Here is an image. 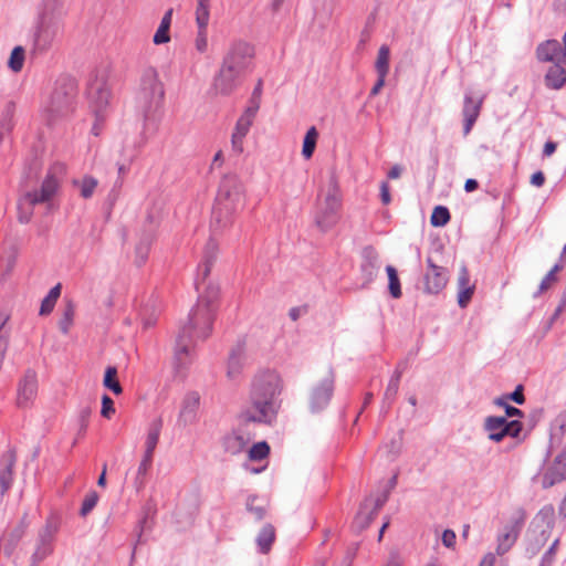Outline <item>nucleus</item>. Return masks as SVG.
<instances>
[{
  "mask_svg": "<svg viewBox=\"0 0 566 566\" xmlns=\"http://www.w3.org/2000/svg\"><path fill=\"white\" fill-rule=\"evenodd\" d=\"M244 202L243 185L235 176H226L219 186L216 203L212 209L210 221L211 238L208 240L200 264L197 269L195 286L198 292L203 290L198 301L208 307H217L216 301L219 296V287L212 283L206 286L211 268L218 256V243L214 235L222 233L232 226L234 214L242 209Z\"/></svg>",
  "mask_w": 566,
  "mask_h": 566,
  "instance_id": "1",
  "label": "nucleus"
},
{
  "mask_svg": "<svg viewBox=\"0 0 566 566\" xmlns=\"http://www.w3.org/2000/svg\"><path fill=\"white\" fill-rule=\"evenodd\" d=\"M281 391L282 379L276 371L260 373L253 380L250 406L241 412V419L245 422L272 423L280 407L277 396Z\"/></svg>",
  "mask_w": 566,
  "mask_h": 566,
  "instance_id": "2",
  "label": "nucleus"
},
{
  "mask_svg": "<svg viewBox=\"0 0 566 566\" xmlns=\"http://www.w3.org/2000/svg\"><path fill=\"white\" fill-rule=\"evenodd\" d=\"M216 311L217 307H208L202 301H198L190 311L176 339L175 359L178 368L189 363L196 339H206L211 334Z\"/></svg>",
  "mask_w": 566,
  "mask_h": 566,
  "instance_id": "3",
  "label": "nucleus"
},
{
  "mask_svg": "<svg viewBox=\"0 0 566 566\" xmlns=\"http://www.w3.org/2000/svg\"><path fill=\"white\" fill-rule=\"evenodd\" d=\"M165 88L157 70L153 66L142 71L136 105L144 120H151L164 103Z\"/></svg>",
  "mask_w": 566,
  "mask_h": 566,
  "instance_id": "4",
  "label": "nucleus"
},
{
  "mask_svg": "<svg viewBox=\"0 0 566 566\" xmlns=\"http://www.w3.org/2000/svg\"><path fill=\"white\" fill-rule=\"evenodd\" d=\"M76 88V81L73 77L69 75L57 77L43 108L44 116L50 125L73 112Z\"/></svg>",
  "mask_w": 566,
  "mask_h": 566,
  "instance_id": "5",
  "label": "nucleus"
},
{
  "mask_svg": "<svg viewBox=\"0 0 566 566\" xmlns=\"http://www.w3.org/2000/svg\"><path fill=\"white\" fill-rule=\"evenodd\" d=\"M340 205L338 184L336 178L332 176L327 195L324 201L319 203L315 217V223L322 231H327L337 223Z\"/></svg>",
  "mask_w": 566,
  "mask_h": 566,
  "instance_id": "6",
  "label": "nucleus"
},
{
  "mask_svg": "<svg viewBox=\"0 0 566 566\" xmlns=\"http://www.w3.org/2000/svg\"><path fill=\"white\" fill-rule=\"evenodd\" d=\"M254 48L242 40L233 41L222 57L221 65L245 76L252 70Z\"/></svg>",
  "mask_w": 566,
  "mask_h": 566,
  "instance_id": "7",
  "label": "nucleus"
},
{
  "mask_svg": "<svg viewBox=\"0 0 566 566\" xmlns=\"http://www.w3.org/2000/svg\"><path fill=\"white\" fill-rule=\"evenodd\" d=\"M161 428H163L161 418L155 419L149 424V429H148L146 442H145V447H146L145 453H144V457L138 465V469L136 471V476L134 479V488L136 489L137 492L142 491L145 488V484H146L145 478H146L148 470L151 467L154 451L159 441Z\"/></svg>",
  "mask_w": 566,
  "mask_h": 566,
  "instance_id": "8",
  "label": "nucleus"
},
{
  "mask_svg": "<svg viewBox=\"0 0 566 566\" xmlns=\"http://www.w3.org/2000/svg\"><path fill=\"white\" fill-rule=\"evenodd\" d=\"M62 21L38 17L33 33V52H46L62 30Z\"/></svg>",
  "mask_w": 566,
  "mask_h": 566,
  "instance_id": "9",
  "label": "nucleus"
},
{
  "mask_svg": "<svg viewBox=\"0 0 566 566\" xmlns=\"http://www.w3.org/2000/svg\"><path fill=\"white\" fill-rule=\"evenodd\" d=\"M483 429L491 441L501 442L505 437L518 438L523 423L520 420H507L503 416H489L484 420Z\"/></svg>",
  "mask_w": 566,
  "mask_h": 566,
  "instance_id": "10",
  "label": "nucleus"
},
{
  "mask_svg": "<svg viewBox=\"0 0 566 566\" xmlns=\"http://www.w3.org/2000/svg\"><path fill=\"white\" fill-rule=\"evenodd\" d=\"M87 97L95 117L99 118L102 113L106 109L111 97L105 75L99 76L96 74L94 78L90 80L87 85Z\"/></svg>",
  "mask_w": 566,
  "mask_h": 566,
  "instance_id": "11",
  "label": "nucleus"
},
{
  "mask_svg": "<svg viewBox=\"0 0 566 566\" xmlns=\"http://www.w3.org/2000/svg\"><path fill=\"white\" fill-rule=\"evenodd\" d=\"M59 522L54 517L46 520L45 525L38 535L36 548L32 555V563L38 564L46 558L53 551V541L59 531Z\"/></svg>",
  "mask_w": 566,
  "mask_h": 566,
  "instance_id": "12",
  "label": "nucleus"
},
{
  "mask_svg": "<svg viewBox=\"0 0 566 566\" xmlns=\"http://www.w3.org/2000/svg\"><path fill=\"white\" fill-rule=\"evenodd\" d=\"M449 281L448 270L437 265L431 256L427 258V270L423 274V292L427 294H438Z\"/></svg>",
  "mask_w": 566,
  "mask_h": 566,
  "instance_id": "13",
  "label": "nucleus"
},
{
  "mask_svg": "<svg viewBox=\"0 0 566 566\" xmlns=\"http://www.w3.org/2000/svg\"><path fill=\"white\" fill-rule=\"evenodd\" d=\"M334 392V374L329 370L328 375L313 387L310 394V409L312 412H319L326 408Z\"/></svg>",
  "mask_w": 566,
  "mask_h": 566,
  "instance_id": "14",
  "label": "nucleus"
},
{
  "mask_svg": "<svg viewBox=\"0 0 566 566\" xmlns=\"http://www.w3.org/2000/svg\"><path fill=\"white\" fill-rule=\"evenodd\" d=\"M38 395V376L33 369L25 370L18 382L17 406L19 408L30 407Z\"/></svg>",
  "mask_w": 566,
  "mask_h": 566,
  "instance_id": "15",
  "label": "nucleus"
},
{
  "mask_svg": "<svg viewBox=\"0 0 566 566\" xmlns=\"http://www.w3.org/2000/svg\"><path fill=\"white\" fill-rule=\"evenodd\" d=\"M60 189L59 179L49 172L42 181L40 190L28 191L23 196V200L31 207L39 203L50 202Z\"/></svg>",
  "mask_w": 566,
  "mask_h": 566,
  "instance_id": "16",
  "label": "nucleus"
},
{
  "mask_svg": "<svg viewBox=\"0 0 566 566\" xmlns=\"http://www.w3.org/2000/svg\"><path fill=\"white\" fill-rule=\"evenodd\" d=\"M566 481V444L542 474V488L549 489Z\"/></svg>",
  "mask_w": 566,
  "mask_h": 566,
  "instance_id": "17",
  "label": "nucleus"
},
{
  "mask_svg": "<svg viewBox=\"0 0 566 566\" xmlns=\"http://www.w3.org/2000/svg\"><path fill=\"white\" fill-rule=\"evenodd\" d=\"M195 14L198 27L196 49L199 52H205L208 46L207 29L210 20V0H196Z\"/></svg>",
  "mask_w": 566,
  "mask_h": 566,
  "instance_id": "18",
  "label": "nucleus"
},
{
  "mask_svg": "<svg viewBox=\"0 0 566 566\" xmlns=\"http://www.w3.org/2000/svg\"><path fill=\"white\" fill-rule=\"evenodd\" d=\"M244 77L245 76L240 75L238 72L220 65L219 71L213 77L212 87L217 94L230 95L241 85Z\"/></svg>",
  "mask_w": 566,
  "mask_h": 566,
  "instance_id": "19",
  "label": "nucleus"
},
{
  "mask_svg": "<svg viewBox=\"0 0 566 566\" xmlns=\"http://www.w3.org/2000/svg\"><path fill=\"white\" fill-rule=\"evenodd\" d=\"M244 77L245 76L240 75L238 72L220 65L219 71L213 77L212 87L217 94L230 95L241 85Z\"/></svg>",
  "mask_w": 566,
  "mask_h": 566,
  "instance_id": "20",
  "label": "nucleus"
},
{
  "mask_svg": "<svg viewBox=\"0 0 566 566\" xmlns=\"http://www.w3.org/2000/svg\"><path fill=\"white\" fill-rule=\"evenodd\" d=\"M200 406V396L196 391H190L185 395L180 411L177 419V426L186 428L193 424L198 420V410Z\"/></svg>",
  "mask_w": 566,
  "mask_h": 566,
  "instance_id": "21",
  "label": "nucleus"
},
{
  "mask_svg": "<svg viewBox=\"0 0 566 566\" xmlns=\"http://www.w3.org/2000/svg\"><path fill=\"white\" fill-rule=\"evenodd\" d=\"M379 270L378 253L376 250L368 245L363 249L360 274L363 280V287H366L374 281Z\"/></svg>",
  "mask_w": 566,
  "mask_h": 566,
  "instance_id": "22",
  "label": "nucleus"
},
{
  "mask_svg": "<svg viewBox=\"0 0 566 566\" xmlns=\"http://www.w3.org/2000/svg\"><path fill=\"white\" fill-rule=\"evenodd\" d=\"M483 103V97L474 98L472 96V92L468 91L464 94V101H463V108H462V115H463V135L467 136L472 130L473 125L475 124Z\"/></svg>",
  "mask_w": 566,
  "mask_h": 566,
  "instance_id": "23",
  "label": "nucleus"
},
{
  "mask_svg": "<svg viewBox=\"0 0 566 566\" xmlns=\"http://www.w3.org/2000/svg\"><path fill=\"white\" fill-rule=\"evenodd\" d=\"M17 454L13 449L6 451L0 458V488L1 494L7 493L13 483V468Z\"/></svg>",
  "mask_w": 566,
  "mask_h": 566,
  "instance_id": "24",
  "label": "nucleus"
},
{
  "mask_svg": "<svg viewBox=\"0 0 566 566\" xmlns=\"http://www.w3.org/2000/svg\"><path fill=\"white\" fill-rule=\"evenodd\" d=\"M250 442V438L240 429L232 430L221 439V446L226 453L238 455L242 453Z\"/></svg>",
  "mask_w": 566,
  "mask_h": 566,
  "instance_id": "25",
  "label": "nucleus"
},
{
  "mask_svg": "<svg viewBox=\"0 0 566 566\" xmlns=\"http://www.w3.org/2000/svg\"><path fill=\"white\" fill-rule=\"evenodd\" d=\"M566 433V409L562 410L553 420L551 426L549 444L546 452V459L549 458L554 450L560 447Z\"/></svg>",
  "mask_w": 566,
  "mask_h": 566,
  "instance_id": "26",
  "label": "nucleus"
},
{
  "mask_svg": "<svg viewBox=\"0 0 566 566\" xmlns=\"http://www.w3.org/2000/svg\"><path fill=\"white\" fill-rule=\"evenodd\" d=\"M562 45L557 40H547L536 49V56L541 62L566 63L562 56Z\"/></svg>",
  "mask_w": 566,
  "mask_h": 566,
  "instance_id": "27",
  "label": "nucleus"
},
{
  "mask_svg": "<svg viewBox=\"0 0 566 566\" xmlns=\"http://www.w3.org/2000/svg\"><path fill=\"white\" fill-rule=\"evenodd\" d=\"M564 63H555L546 72L545 85L552 90H559L566 83V70Z\"/></svg>",
  "mask_w": 566,
  "mask_h": 566,
  "instance_id": "28",
  "label": "nucleus"
},
{
  "mask_svg": "<svg viewBox=\"0 0 566 566\" xmlns=\"http://www.w3.org/2000/svg\"><path fill=\"white\" fill-rule=\"evenodd\" d=\"M28 526H29V523L27 521V516L24 515L21 518V521L18 523V525L14 526L10 532H8L3 536L4 549L9 554L15 548V546L18 545L20 539L23 537Z\"/></svg>",
  "mask_w": 566,
  "mask_h": 566,
  "instance_id": "29",
  "label": "nucleus"
},
{
  "mask_svg": "<svg viewBox=\"0 0 566 566\" xmlns=\"http://www.w3.org/2000/svg\"><path fill=\"white\" fill-rule=\"evenodd\" d=\"M244 360V346L239 343L232 348L228 360V377L234 379L241 373Z\"/></svg>",
  "mask_w": 566,
  "mask_h": 566,
  "instance_id": "30",
  "label": "nucleus"
},
{
  "mask_svg": "<svg viewBox=\"0 0 566 566\" xmlns=\"http://www.w3.org/2000/svg\"><path fill=\"white\" fill-rule=\"evenodd\" d=\"M275 537L274 526L270 523L264 524L255 538L259 552L261 554H268L272 548Z\"/></svg>",
  "mask_w": 566,
  "mask_h": 566,
  "instance_id": "31",
  "label": "nucleus"
},
{
  "mask_svg": "<svg viewBox=\"0 0 566 566\" xmlns=\"http://www.w3.org/2000/svg\"><path fill=\"white\" fill-rule=\"evenodd\" d=\"M64 15V0H42L38 17L61 20Z\"/></svg>",
  "mask_w": 566,
  "mask_h": 566,
  "instance_id": "32",
  "label": "nucleus"
},
{
  "mask_svg": "<svg viewBox=\"0 0 566 566\" xmlns=\"http://www.w3.org/2000/svg\"><path fill=\"white\" fill-rule=\"evenodd\" d=\"M368 502L369 500H365V502L360 505V509L352 523V530L356 534H359L366 530L376 516L374 512L368 510Z\"/></svg>",
  "mask_w": 566,
  "mask_h": 566,
  "instance_id": "33",
  "label": "nucleus"
},
{
  "mask_svg": "<svg viewBox=\"0 0 566 566\" xmlns=\"http://www.w3.org/2000/svg\"><path fill=\"white\" fill-rule=\"evenodd\" d=\"M258 109H259V104L258 103H255L254 106L247 107V109L239 117V119H238V122L235 124L233 135H237L238 137H245L247 136V134L249 133L250 127H251V125L253 123V119H254V117L256 115Z\"/></svg>",
  "mask_w": 566,
  "mask_h": 566,
  "instance_id": "34",
  "label": "nucleus"
},
{
  "mask_svg": "<svg viewBox=\"0 0 566 566\" xmlns=\"http://www.w3.org/2000/svg\"><path fill=\"white\" fill-rule=\"evenodd\" d=\"M402 373H403V369L401 368V365L399 364L397 366L396 370L394 371V374L387 385L385 394H384L382 403H384V408H386V409L390 408L391 403L394 402V400L398 394L399 384H400Z\"/></svg>",
  "mask_w": 566,
  "mask_h": 566,
  "instance_id": "35",
  "label": "nucleus"
},
{
  "mask_svg": "<svg viewBox=\"0 0 566 566\" xmlns=\"http://www.w3.org/2000/svg\"><path fill=\"white\" fill-rule=\"evenodd\" d=\"M518 536V530L515 526H506L504 533L497 537L496 553L503 555L510 551Z\"/></svg>",
  "mask_w": 566,
  "mask_h": 566,
  "instance_id": "36",
  "label": "nucleus"
},
{
  "mask_svg": "<svg viewBox=\"0 0 566 566\" xmlns=\"http://www.w3.org/2000/svg\"><path fill=\"white\" fill-rule=\"evenodd\" d=\"M15 113V104L14 102L10 101L6 104L2 114H1V120H0V138L3 137V135L9 134L14 124H13V116Z\"/></svg>",
  "mask_w": 566,
  "mask_h": 566,
  "instance_id": "37",
  "label": "nucleus"
},
{
  "mask_svg": "<svg viewBox=\"0 0 566 566\" xmlns=\"http://www.w3.org/2000/svg\"><path fill=\"white\" fill-rule=\"evenodd\" d=\"M97 185L98 181L93 176H84L82 179L73 180V186L80 189V195L84 199H90L94 195Z\"/></svg>",
  "mask_w": 566,
  "mask_h": 566,
  "instance_id": "38",
  "label": "nucleus"
},
{
  "mask_svg": "<svg viewBox=\"0 0 566 566\" xmlns=\"http://www.w3.org/2000/svg\"><path fill=\"white\" fill-rule=\"evenodd\" d=\"M159 308L155 300H150L140 311V318L145 328H149L156 324Z\"/></svg>",
  "mask_w": 566,
  "mask_h": 566,
  "instance_id": "39",
  "label": "nucleus"
},
{
  "mask_svg": "<svg viewBox=\"0 0 566 566\" xmlns=\"http://www.w3.org/2000/svg\"><path fill=\"white\" fill-rule=\"evenodd\" d=\"M535 521L541 522L545 526V528H543L542 531H548V534H551V531L553 530L555 524L554 506L552 504L543 506L537 513Z\"/></svg>",
  "mask_w": 566,
  "mask_h": 566,
  "instance_id": "40",
  "label": "nucleus"
},
{
  "mask_svg": "<svg viewBox=\"0 0 566 566\" xmlns=\"http://www.w3.org/2000/svg\"><path fill=\"white\" fill-rule=\"evenodd\" d=\"M61 289H62L61 284L57 283L55 286H53L50 290V292L48 293V295L43 298V301L41 303L40 315H48L53 311L54 305L61 295Z\"/></svg>",
  "mask_w": 566,
  "mask_h": 566,
  "instance_id": "41",
  "label": "nucleus"
},
{
  "mask_svg": "<svg viewBox=\"0 0 566 566\" xmlns=\"http://www.w3.org/2000/svg\"><path fill=\"white\" fill-rule=\"evenodd\" d=\"M389 57H390V50L387 45H381L378 50L377 60L375 63V69L377 72V75L387 76L389 72Z\"/></svg>",
  "mask_w": 566,
  "mask_h": 566,
  "instance_id": "42",
  "label": "nucleus"
},
{
  "mask_svg": "<svg viewBox=\"0 0 566 566\" xmlns=\"http://www.w3.org/2000/svg\"><path fill=\"white\" fill-rule=\"evenodd\" d=\"M318 138L317 129L312 126L305 134L304 140H303V147H302V155L310 159L315 150L316 143Z\"/></svg>",
  "mask_w": 566,
  "mask_h": 566,
  "instance_id": "43",
  "label": "nucleus"
},
{
  "mask_svg": "<svg viewBox=\"0 0 566 566\" xmlns=\"http://www.w3.org/2000/svg\"><path fill=\"white\" fill-rule=\"evenodd\" d=\"M74 314H75V305L72 301H67L64 306L62 317L59 321V328L65 335L69 333V331L73 324Z\"/></svg>",
  "mask_w": 566,
  "mask_h": 566,
  "instance_id": "44",
  "label": "nucleus"
},
{
  "mask_svg": "<svg viewBox=\"0 0 566 566\" xmlns=\"http://www.w3.org/2000/svg\"><path fill=\"white\" fill-rule=\"evenodd\" d=\"M103 385L113 391L115 395L123 392V388L117 380V369L114 366H108L105 370Z\"/></svg>",
  "mask_w": 566,
  "mask_h": 566,
  "instance_id": "45",
  "label": "nucleus"
},
{
  "mask_svg": "<svg viewBox=\"0 0 566 566\" xmlns=\"http://www.w3.org/2000/svg\"><path fill=\"white\" fill-rule=\"evenodd\" d=\"M549 537L548 531H541L539 534L534 536V539L530 538L526 546V554L530 558L534 557L542 547L545 545Z\"/></svg>",
  "mask_w": 566,
  "mask_h": 566,
  "instance_id": "46",
  "label": "nucleus"
},
{
  "mask_svg": "<svg viewBox=\"0 0 566 566\" xmlns=\"http://www.w3.org/2000/svg\"><path fill=\"white\" fill-rule=\"evenodd\" d=\"M450 218L451 216L447 207L437 206L431 213L430 222L433 227H443L450 221Z\"/></svg>",
  "mask_w": 566,
  "mask_h": 566,
  "instance_id": "47",
  "label": "nucleus"
},
{
  "mask_svg": "<svg viewBox=\"0 0 566 566\" xmlns=\"http://www.w3.org/2000/svg\"><path fill=\"white\" fill-rule=\"evenodd\" d=\"M387 274H388V287L390 295L394 298H399L401 296V287H400V281L397 274V271L394 266L387 265L386 268Z\"/></svg>",
  "mask_w": 566,
  "mask_h": 566,
  "instance_id": "48",
  "label": "nucleus"
},
{
  "mask_svg": "<svg viewBox=\"0 0 566 566\" xmlns=\"http://www.w3.org/2000/svg\"><path fill=\"white\" fill-rule=\"evenodd\" d=\"M24 49L22 46H15L10 54L8 66L15 73L20 72L23 67L24 62Z\"/></svg>",
  "mask_w": 566,
  "mask_h": 566,
  "instance_id": "49",
  "label": "nucleus"
},
{
  "mask_svg": "<svg viewBox=\"0 0 566 566\" xmlns=\"http://www.w3.org/2000/svg\"><path fill=\"white\" fill-rule=\"evenodd\" d=\"M258 497L250 495L247 500V511L251 513L256 522L262 521L266 515V507L264 505H256Z\"/></svg>",
  "mask_w": 566,
  "mask_h": 566,
  "instance_id": "50",
  "label": "nucleus"
},
{
  "mask_svg": "<svg viewBox=\"0 0 566 566\" xmlns=\"http://www.w3.org/2000/svg\"><path fill=\"white\" fill-rule=\"evenodd\" d=\"M270 453V446L265 441L253 444L249 450V459L252 461H261Z\"/></svg>",
  "mask_w": 566,
  "mask_h": 566,
  "instance_id": "51",
  "label": "nucleus"
},
{
  "mask_svg": "<svg viewBox=\"0 0 566 566\" xmlns=\"http://www.w3.org/2000/svg\"><path fill=\"white\" fill-rule=\"evenodd\" d=\"M494 403L499 407L504 408L506 418H513V417L523 418L524 417V412L521 409L507 403L506 397L501 396V397L495 398Z\"/></svg>",
  "mask_w": 566,
  "mask_h": 566,
  "instance_id": "52",
  "label": "nucleus"
},
{
  "mask_svg": "<svg viewBox=\"0 0 566 566\" xmlns=\"http://www.w3.org/2000/svg\"><path fill=\"white\" fill-rule=\"evenodd\" d=\"M150 249V240L149 238H143L139 243L136 245V263L137 265H142L147 260L148 253Z\"/></svg>",
  "mask_w": 566,
  "mask_h": 566,
  "instance_id": "53",
  "label": "nucleus"
},
{
  "mask_svg": "<svg viewBox=\"0 0 566 566\" xmlns=\"http://www.w3.org/2000/svg\"><path fill=\"white\" fill-rule=\"evenodd\" d=\"M98 499L99 496L96 491H90L83 500L80 515L86 516L96 506Z\"/></svg>",
  "mask_w": 566,
  "mask_h": 566,
  "instance_id": "54",
  "label": "nucleus"
},
{
  "mask_svg": "<svg viewBox=\"0 0 566 566\" xmlns=\"http://www.w3.org/2000/svg\"><path fill=\"white\" fill-rule=\"evenodd\" d=\"M169 30L170 24L160 21V24L154 34L153 42L156 45L168 43L170 41Z\"/></svg>",
  "mask_w": 566,
  "mask_h": 566,
  "instance_id": "55",
  "label": "nucleus"
},
{
  "mask_svg": "<svg viewBox=\"0 0 566 566\" xmlns=\"http://www.w3.org/2000/svg\"><path fill=\"white\" fill-rule=\"evenodd\" d=\"M92 413V407L90 405L82 406L78 410V422L80 430L78 434H84L88 426V419Z\"/></svg>",
  "mask_w": 566,
  "mask_h": 566,
  "instance_id": "56",
  "label": "nucleus"
},
{
  "mask_svg": "<svg viewBox=\"0 0 566 566\" xmlns=\"http://www.w3.org/2000/svg\"><path fill=\"white\" fill-rule=\"evenodd\" d=\"M474 290H475V286L464 287V289L458 291V305L461 308H465L469 305V303L474 294Z\"/></svg>",
  "mask_w": 566,
  "mask_h": 566,
  "instance_id": "57",
  "label": "nucleus"
},
{
  "mask_svg": "<svg viewBox=\"0 0 566 566\" xmlns=\"http://www.w3.org/2000/svg\"><path fill=\"white\" fill-rule=\"evenodd\" d=\"M115 413L114 401L108 395H103L102 397V409L101 415L104 418L111 419Z\"/></svg>",
  "mask_w": 566,
  "mask_h": 566,
  "instance_id": "58",
  "label": "nucleus"
},
{
  "mask_svg": "<svg viewBox=\"0 0 566 566\" xmlns=\"http://www.w3.org/2000/svg\"><path fill=\"white\" fill-rule=\"evenodd\" d=\"M556 281V274L549 271L539 283L538 290L533 294V296L538 297L543 292L547 291L551 287V285Z\"/></svg>",
  "mask_w": 566,
  "mask_h": 566,
  "instance_id": "59",
  "label": "nucleus"
},
{
  "mask_svg": "<svg viewBox=\"0 0 566 566\" xmlns=\"http://www.w3.org/2000/svg\"><path fill=\"white\" fill-rule=\"evenodd\" d=\"M474 286V284H471L470 283V275H469V271L467 269V266H461L460 271H459V276H458V291L464 289V287H472Z\"/></svg>",
  "mask_w": 566,
  "mask_h": 566,
  "instance_id": "60",
  "label": "nucleus"
},
{
  "mask_svg": "<svg viewBox=\"0 0 566 566\" xmlns=\"http://www.w3.org/2000/svg\"><path fill=\"white\" fill-rule=\"evenodd\" d=\"M524 387L522 385H517L509 395H504L503 397H506L507 400H512L517 405H523L525 402V396H524Z\"/></svg>",
  "mask_w": 566,
  "mask_h": 566,
  "instance_id": "61",
  "label": "nucleus"
},
{
  "mask_svg": "<svg viewBox=\"0 0 566 566\" xmlns=\"http://www.w3.org/2000/svg\"><path fill=\"white\" fill-rule=\"evenodd\" d=\"M27 203L23 198L19 202V216L18 219L21 223H28L31 220L32 217V207L29 206V209L27 211L23 210V203Z\"/></svg>",
  "mask_w": 566,
  "mask_h": 566,
  "instance_id": "62",
  "label": "nucleus"
},
{
  "mask_svg": "<svg viewBox=\"0 0 566 566\" xmlns=\"http://www.w3.org/2000/svg\"><path fill=\"white\" fill-rule=\"evenodd\" d=\"M357 549H358V544H355L352 547H349L346 551L345 556H344L343 560L340 562L339 566H352V564L355 559Z\"/></svg>",
  "mask_w": 566,
  "mask_h": 566,
  "instance_id": "63",
  "label": "nucleus"
},
{
  "mask_svg": "<svg viewBox=\"0 0 566 566\" xmlns=\"http://www.w3.org/2000/svg\"><path fill=\"white\" fill-rule=\"evenodd\" d=\"M455 538H457L455 533L452 530H446L442 533L441 539L446 547L451 548L455 544Z\"/></svg>",
  "mask_w": 566,
  "mask_h": 566,
  "instance_id": "64",
  "label": "nucleus"
}]
</instances>
